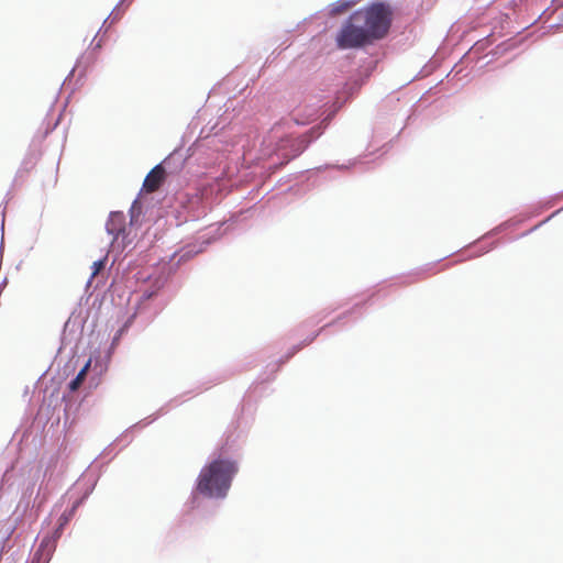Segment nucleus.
<instances>
[{
    "mask_svg": "<svg viewBox=\"0 0 563 563\" xmlns=\"http://www.w3.org/2000/svg\"><path fill=\"white\" fill-rule=\"evenodd\" d=\"M236 472L238 466L234 461L216 459L200 471L196 489L203 496L222 498L227 495Z\"/></svg>",
    "mask_w": 563,
    "mask_h": 563,
    "instance_id": "1",
    "label": "nucleus"
},
{
    "mask_svg": "<svg viewBox=\"0 0 563 563\" xmlns=\"http://www.w3.org/2000/svg\"><path fill=\"white\" fill-rule=\"evenodd\" d=\"M357 21H361L372 42L380 40L388 33L393 11L389 4L374 2L355 11Z\"/></svg>",
    "mask_w": 563,
    "mask_h": 563,
    "instance_id": "2",
    "label": "nucleus"
},
{
    "mask_svg": "<svg viewBox=\"0 0 563 563\" xmlns=\"http://www.w3.org/2000/svg\"><path fill=\"white\" fill-rule=\"evenodd\" d=\"M151 296H152L151 294H148V295H147V294H144V295H143V297H145V298H151Z\"/></svg>",
    "mask_w": 563,
    "mask_h": 563,
    "instance_id": "13",
    "label": "nucleus"
},
{
    "mask_svg": "<svg viewBox=\"0 0 563 563\" xmlns=\"http://www.w3.org/2000/svg\"><path fill=\"white\" fill-rule=\"evenodd\" d=\"M70 517H71V514H69V515L63 514L59 517V526L55 531V536L53 537L55 539V541L57 540V538L60 537L62 530H63L64 526H66L68 523Z\"/></svg>",
    "mask_w": 563,
    "mask_h": 563,
    "instance_id": "11",
    "label": "nucleus"
},
{
    "mask_svg": "<svg viewBox=\"0 0 563 563\" xmlns=\"http://www.w3.org/2000/svg\"><path fill=\"white\" fill-rule=\"evenodd\" d=\"M91 366V358L87 361V363L84 365V367L79 371L77 376L69 383V389L71 391H76L84 380L86 379L87 373Z\"/></svg>",
    "mask_w": 563,
    "mask_h": 563,
    "instance_id": "8",
    "label": "nucleus"
},
{
    "mask_svg": "<svg viewBox=\"0 0 563 563\" xmlns=\"http://www.w3.org/2000/svg\"><path fill=\"white\" fill-rule=\"evenodd\" d=\"M165 169L162 165H156L145 177L143 183V189L146 192H154L158 190L163 181L165 180Z\"/></svg>",
    "mask_w": 563,
    "mask_h": 563,
    "instance_id": "5",
    "label": "nucleus"
},
{
    "mask_svg": "<svg viewBox=\"0 0 563 563\" xmlns=\"http://www.w3.org/2000/svg\"><path fill=\"white\" fill-rule=\"evenodd\" d=\"M106 261H107V258L104 257L102 260H98L92 263V266H91L92 272H91L90 279H93L104 268Z\"/></svg>",
    "mask_w": 563,
    "mask_h": 563,
    "instance_id": "10",
    "label": "nucleus"
},
{
    "mask_svg": "<svg viewBox=\"0 0 563 563\" xmlns=\"http://www.w3.org/2000/svg\"><path fill=\"white\" fill-rule=\"evenodd\" d=\"M123 225V217L119 213L111 214L108 223H107V230L110 234H112L114 238H117L120 232L122 231Z\"/></svg>",
    "mask_w": 563,
    "mask_h": 563,
    "instance_id": "7",
    "label": "nucleus"
},
{
    "mask_svg": "<svg viewBox=\"0 0 563 563\" xmlns=\"http://www.w3.org/2000/svg\"><path fill=\"white\" fill-rule=\"evenodd\" d=\"M318 117V111L313 107H308L302 110L300 107H297L292 111V119L297 124L305 125L312 121H314Z\"/></svg>",
    "mask_w": 563,
    "mask_h": 563,
    "instance_id": "6",
    "label": "nucleus"
},
{
    "mask_svg": "<svg viewBox=\"0 0 563 563\" xmlns=\"http://www.w3.org/2000/svg\"><path fill=\"white\" fill-rule=\"evenodd\" d=\"M56 549L54 538L45 537L41 541L37 550L35 551L31 563H48Z\"/></svg>",
    "mask_w": 563,
    "mask_h": 563,
    "instance_id": "4",
    "label": "nucleus"
},
{
    "mask_svg": "<svg viewBox=\"0 0 563 563\" xmlns=\"http://www.w3.org/2000/svg\"><path fill=\"white\" fill-rule=\"evenodd\" d=\"M336 46L340 49L358 48L372 43L369 35L361 21H357L353 12L343 23L335 37Z\"/></svg>",
    "mask_w": 563,
    "mask_h": 563,
    "instance_id": "3",
    "label": "nucleus"
},
{
    "mask_svg": "<svg viewBox=\"0 0 563 563\" xmlns=\"http://www.w3.org/2000/svg\"><path fill=\"white\" fill-rule=\"evenodd\" d=\"M352 4L353 3L347 0L338 1L336 3L333 4L331 12L332 14L344 13L352 7Z\"/></svg>",
    "mask_w": 563,
    "mask_h": 563,
    "instance_id": "9",
    "label": "nucleus"
},
{
    "mask_svg": "<svg viewBox=\"0 0 563 563\" xmlns=\"http://www.w3.org/2000/svg\"><path fill=\"white\" fill-rule=\"evenodd\" d=\"M101 47H102V41L101 40H99L97 42H95V40L92 41V43H91V51L92 52H97Z\"/></svg>",
    "mask_w": 563,
    "mask_h": 563,
    "instance_id": "12",
    "label": "nucleus"
}]
</instances>
